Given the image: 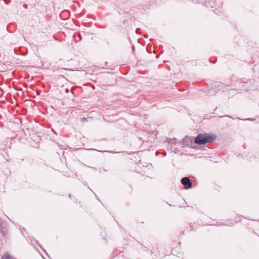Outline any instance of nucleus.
<instances>
[{
  "label": "nucleus",
  "instance_id": "obj_1",
  "mask_svg": "<svg viewBox=\"0 0 259 259\" xmlns=\"http://www.w3.org/2000/svg\"><path fill=\"white\" fill-rule=\"evenodd\" d=\"M217 135L213 134H199L195 137V144L202 145L210 143L214 141L217 139Z\"/></svg>",
  "mask_w": 259,
  "mask_h": 259
},
{
  "label": "nucleus",
  "instance_id": "obj_2",
  "mask_svg": "<svg viewBox=\"0 0 259 259\" xmlns=\"http://www.w3.org/2000/svg\"><path fill=\"white\" fill-rule=\"evenodd\" d=\"M166 140L169 145L170 150L171 152L177 153V151H180V149L183 147L182 143L177 142L176 139L167 138Z\"/></svg>",
  "mask_w": 259,
  "mask_h": 259
},
{
  "label": "nucleus",
  "instance_id": "obj_3",
  "mask_svg": "<svg viewBox=\"0 0 259 259\" xmlns=\"http://www.w3.org/2000/svg\"><path fill=\"white\" fill-rule=\"evenodd\" d=\"M193 140L194 139L193 137L186 136L183 140V142L182 143L183 145V147L187 146L191 148H194V142Z\"/></svg>",
  "mask_w": 259,
  "mask_h": 259
},
{
  "label": "nucleus",
  "instance_id": "obj_4",
  "mask_svg": "<svg viewBox=\"0 0 259 259\" xmlns=\"http://www.w3.org/2000/svg\"><path fill=\"white\" fill-rule=\"evenodd\" d=\"M181 182L186 189H190L192 187V183L189 177L183 178L181 180Z\"/></svg>",
  "mask_w": 259,
  "mask_h": 259
},
{
  "label": "nucleus",
  "instance_id": "obj_5",
  "mask_svg": "<svg viewBox=\"0 0 259 259\" xmlns=\"http://www.w3.org/2000/svg\"><path fill=\"white\" fill-rule=\"evenodd\" d=\"M79 120L82 122H84L85 121H89L92 120V117L88 116L87 117H83V118H80Z\"/></svg>",
  "mask_w": 259,
  "mask_h": 259
},
{
  "label": "nucleus",
  "instance_id": "obj_6",
  "mask_svg": "<svg viewBox=\"0 0 259 259\" xmlns=\"http://www.w3.org/2000/svg\"><path fill=\"white\" fill-rule=\"evenodd\" d=\"M1 259H11V257L7 254H5L2 256Z\"/></svg>",
  "mask_w": 259,
  "mask_h": 259
},
{
  "label": "nucleus",
  "instance_id": "obj_7",
  "mask_svg": "<svg viewBox=\"0 0 259 259\" xmlns=\"http://www.w3.org/2000/svg\"><path fill=\"white\" fill-rule=\"evenodd\" d=\"M107 117H109V116H108V114H105V116L103 117V118L105 120L107 121H109L106 118Z\"/></svg>",
  "mask_w": 259,
  "mask_h": 259
},
{
  "label": "nucleus",
  "instance_id": "obj_8",
  "mask_svg": "<svg viewBox=\"0 0 259 259\" xmlns=\"http://www.w3.org/2000/svg\"><path fill=\"white\" fill-rule=\"evenodd\" d=\"M11 2V0H5L6 4L8 5Z\"/></svg>",
  "mask_w": 259,
  "mask_h": 259
},
{
  "label": "nucleus",
  "instance_id": "obj_9",
  "mask_svg": "<svg viewBox=\"0 0 259 259\" xmlns=\"http://www.w3.org/2000/svg\"><path fill=\"white\" fill-rule=\"evenodd\" d=\"M189 226H189V227H190V230H192V229H193V224H192V223H191V224H190L189 225Z\"/></svg>",
  "mask_w": 259,
  "mask_h": 259
},
{
  "label": "nucleus",
  "instance_id": "obj_10",
  "mask_svg": "<svg viewBox=\"0 0 259 259\" xmlns=\"http://www.w3.org/2000/svg\"><path fill=\"white\" fill-rule=\"evenodd\" d=\"M1 233H2V235H3V236H5V234H4V231L2 230V229H1Z\"/></svg>",
  "mask_w": 259,
  "mask_h": 259
},
{
  "label": "nucleus",
  "instance_id": "obj_11",
  "mask_svg": "<svg viewBox=\"0 0 259 259\" xmlns=\"http://www.w3.org/2000/svg\"><path fill=\"white\" fill-rule=\"evenodd\" d=\"M23 8H25V9H27V5L26 4H24L23 5Z\"/></svg>",
  "mask_w": 259,
  "mask_h": 259
},
{
  "label": "nucleus",
  "instance_id": "obj_12",
  "mask_svg": "<svg viewBox=\"0 0 259 259\" xmlns=\"http://www.w3.org/2000/svg\"><path fill=\"white\" fill-rule=\"evenodd\" d=\"M65 92L67 93H68L69 92V89H65Z\"/></svg>",
  "mask_w": 259,
  "mask_h": 259
},
{
  "label": "nucleus",
  "instance_id": "obj_13",
  "mask_svg": "<svg viewBox=\"0 0 259 259\" xmlns=\"http://www.w3.org/2000/svg\"><path fill=\"white\" fill-rule=\"evenodd\" d=\"M134 50H135V47H134V46H133V51H134Z\"/></svg>",
  "mask_w": 259,
  "mask_h": 259
},
{
  "label": "nucleus",
  "instance_id": "obj_14",
  "mask_svg": "<svg viewBox=\"0 0 259 259\" xmlns=\"http://www.w3.org/2000/svg\"><path fill=\"white\" fill-rule=\"evenodd\" d=\"M36 243L38 245H39L38 244V241H37L36 242Z\"/></svg>",
  "mask_w": 259,
  "mask_h": 259
},
{
  "label": "nucleus",
  "instance_id": "obj_15",
  "mask_svg": "<svg viewBox=\"0 0 259 259\" xmlns=\"http://www.w3.org/2000/svg\"><path fill=\"white\" fill-rule=\"evenodd\" d=\"M195 149H198V147H196V146H195Z\"/></svg>",
  "mask_w": 259,
  "mask_h": 259
}]
</instances>
